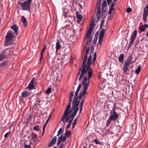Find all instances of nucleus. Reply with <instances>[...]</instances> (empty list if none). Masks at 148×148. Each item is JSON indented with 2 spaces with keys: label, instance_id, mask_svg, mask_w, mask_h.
<instances>
[{
  "label": "nucleus",
  "instance_id": "nucleus-1",
  "mask_svg": "<svg viewBox=\"0 0 148 148\" xmlns=\"http://www.w3.org/2000/svg\"><path fill=\"white\" fill-rule=\"evenodd\" d=\"M73 93L74 91H72L70 93V95L69 97V103L65 110L64 114L61 119V121L63 123H64V125L65 124V123L67 122L70 118V116L69 115V114L71 112L70 109L71 105V102L72 100V97L73 96Z\"/></svg>",
  "mask_w": 148,
  "mask_h": 148
},
{
  "label": "nucleus",
  "instance_id": "nucleus-2",
  "mask_svg": "<svg viewBox=\"0 0 148 148\" xmlns=\"http://www.w3.org/2000/svg\"><path fill=\"white\" fill-rule=\"evenodd\" d=\"M87 59L84 58L82 64L80 68L79 69V71L77 75V77L80 75L78 78V80L79 81L81 80L82 77L84 75H85V74H88V71H87V69L86 68L87 65L85 64L86 62Z\"/></svg>",
  "mask_w": 148,
  "mask_h": 148
},
{
  "label": "nucleus",
  "instance_id": "nucleus-3",
  "mask_svg": "<svg viewBox=\"0 0 148 148\" xmlns=\"http://www.w3.org/2000/svg\"><path fill=\"white\" fill-rule=\"evenodd\" d=\"M88 78L86 76H84L82 82L84 86V89L82 92H81L79 96V99H81L82 97H84L85 94L88 87V84L89 83V79L88 80Z\"/></svg>",
  "mask_w": 148,
  "mask_h": 148
},
{
  "label": "nucleus",
  "instance_id": "nucleus-4",
  "mask_svg": "<svg viewBox=\"0 0 148 148\" xmlns=\"http://www.w3.org/2000/svg\"><path fill=\"white\" fill-rule=\"evenodd\" d=\"M15 36V34L10 30L8 31L5 38V44L6 46H8L11 44V42L14 36Z\"/></svg>",
  "mask_w": 148,
  "mask_h": 148
},
{
  "label": "nucleus",
  "instance_id": "nucleus-5",
  "mask_svg": "<svg viewBox=\"0 0 148 148\" xmlns=\"http://www.w3.org/2000/svg\"><path fill=\"white\" fill-rule=\"evenodd\" d=\"M132 55H130L125 62L123 69V73L124 74H128L126 72L129 70L128 67L131 64V61L132 59Z\"/></svg>",
  "mask_w": 148,
  "mask_h": 148
},
{
  "label": "nucleus",
  "instance_id": "nucleus-6",
  "mask_svg": "<svg viewBox=\"0 0 148 148\" xmlns=\"http://www.w3.org/2000/svg\"><path fill=\"white\" fill-rule=\"evenodd\" d=\"M92 56L91 55L89 57L87 60V64L86 67V68L87 69V71H88V79H90L92 76V70L90 66V65L92 61Z\"/></svg>",
  "mask_w": 148,
  "mask_h": 148
},
{
  "label": "nucleus",
  "instance_id": "nucleus-7",
  "mask_svg": "<svg viewBox=\"0 0 148 148\" xmlns=\"http://www.w3.org/2000/svg\"><path fill=\"white\" fill-rule=\"evenodd\" d=\"M116 103H114L113 104V108L110 112V118L112 119V121L116 120L118 117L119 115L115 112Z\"/></svg>",
  "mask_w": 148,
  "mask_h": 148
},
{
  "label": "nucleus",
  "instance_id": "nucleus-8",
  "mask_svg": "<svg viewBox=\"0 0 148 148\" xmlns=\"http://www.w3.org/2000/svg\"><path fill=\"white\" fill-rule=\"evenodd\" d=\"M31 1V0H28L23 2L21 4L22 8L23 10L28 11L30 12V6Z\"/></svg>",
  "mask_w": 148,
  "mask_h": 148
},
{
  "label": "nucleus",
  "instance_id": "nucleus-9",
  "mask_svg": "<svg viewBox=\"0 0 148 148\" xmlns=\"http://www.w3.org/2000/svg\"><path fill=\"white\" fill-rule=\"evenodd\" d=\"M77 98H74V100L73 101V111L77 112L79 110V108L78 106L79 103V100H77Z\"/></svg>",
  "mask_w": 148,
  "mask_h": 148
},
{
  "label": "nucleus",
  "instance_id": "nucleus-10",
  "mask_svg": "<svg viewBox=\"0 0 148 148\" xmlns=\"http://www.w3.org/2000/svg\"><path fill=\"white\" fill-rule=\"evenodd\" d=\"M137 34V31L136 30L134 31L131 35L130 38V42L128 47V49H129L131 48L132 45L133 44L134 41L136 37Z\"/></svg>",
  "mask_w": 148,
  "mask_h": 148
},
{
  "label": "nucleus",
  "instance_id": "nucleus-11",
  "mask_svg": "<svg viewBox=\"0 0 148 148\" xmlns=\"http://www.w3.org/2000/svg\"><path fill=\"white\" fill-rule=\"evenodd\" d=\"M101 1H99L98 0L97 3V6L98 7L97 10V18L98 19L97 21L99 20L101 16Z\"/></svg>",
  "mask_w": 148,
  "mask_h": 148
},
{
  "label": "nucleus",
  "instance_id": "nucleus-12",
  "mask_svg": "<svg viewBox=\"0 0 148 148\" xmlns=\"http://www.w3.org/2000/svg\"><path fill=\"white\" fill-rule=\"evenodd\" d=\"M30 135L31 136L30 140V143L32 144L36 143L38 139V135L33 132Z\"/></svg>",
  "mask_w": 148,
  "mask_h": 148
},
{
  "label": "nucleus",
  "instance_id": "nucleus-13",
  "mask_svg": "<svg viewBox=\"0 0 148 148\" xmlns=\"http://www.w3.org/2000/svg\"><path fill=\"white\" fill-rule=\"evenodd\" d=\"M148 15V3L146 6L144 8L143 14V21L145 23L146 21L147 16Z\"/></svg>",
  "mask_w": 148,
  "mask_h": 148
},
{
  "label": "nucleus",
  "instance_id": "nucleus-14",
  "mask_svg": "<svg viewBox=\"0 0 148 148\" xmlns=\"http://www.w3.org/2000/svg\"><path fill=\"white\" fill-rule=\"evenodd\" d=\"M11 52V49L8 48L6 49L3 50L1 53L3 55L5 58H8L10 55Z\"/></svg>",
  "mask_w": 148,
  "mask_h": 148
},
{
  "label": "nucleus",
  "instance_id": "nucleus-15",
  "mask_svg": "<svg viewBox=\"0 0 148 148\" xmlns=\"http://www.w3.org/2000/svg\"><path fill=\"white\" fill-rule=\"evenodd\" d=\"M92 32H90V33L89 32H87L86 36V39H88V40L87 42V45H90L91 40L92 37L91 36Z\"/></svg>",
  "mask_w": 148,
  "mask_h": 148
},
{
  "label": "nucleus",
  "instance_id": "nucleus-16",
  "mask_svg": "<svg viewBox=\"0 0 148 148\" xmlns=\"http://www.w3.org/2000/svg\"><path fill=\"white\" fill-rule=\"evenodd\" d=\"M31 94V93L27 91L24 90L21 93V97L23 98H28L29 97Z\"/></svg>",
  "mask_w": 148,
  "mask_h": 148
},
{
  "label": "nucleus",
  "instance_id": "nucleus-17",
  "mask_svg": "<svg viewBox=\"0 0 148 148\" xmlns=\"http://www.w3.org/2000/svg\"><path fill=\"white\" fill-rule=\"evenodd\" d=\"M35 80V78L33 77L31 79L27 88L30 90L35 89V87L34 85V82Z\"/></svg>",
  "mask_w": 148,
  "mask_h": 148
},
{
  "label": "nucleus",
  "instance_id": "nucleus-18",
  "mask_svg": "<svg viewBox=\"0 0 148 148\" xmlns=\"http://www.w3.org/2000/svg\"><path fill=\"white\" fill-rule=\"evenodd\" d=\"M66 137L65 136H63V135H61L58 138V141L57 142V145H59L61 141L62 140L63 142H64L66 140Z\"/></svg>",
  "mask_w": 148,
  "mask_h": 148
},
{
  "label": "nucleus",
  "instance_id": "nucleus-19",
  "mask_svg": "<svg viewBox=\"0 0 148 148\" xmlns=\"http://www.w3.org/2000/svg\"><path fill=\"white\" fill-rule=\"evenodd\" d=\"M10 28L11 29H12L14 32L16 36H18V27L17 25L16 24H14Z\"/></svg>",
  "mask_w": 148,
  "mask_h": 148
},
{
  "label": "nucleus",
  "instance_id": "nucleus-20",
  "mask_svg": "<svg viewBox=\"0 0 148 148\" xmlns=\"http://www.w3.org/2000/svg\"><path fill=\"white\" fill-rule=\"evenodd\" d=\"M57 138L56 136H54L53 137L51 141L49 144V147L53 146L55 145L56 141Z\"/></svg>",
  "mask_w": 148,
  "mask_h": 148
},
{
  "label": "nucleus",
  "instance_id": "nucleus-21",
  "mask_svg": "<svg viewBox=\"0 0 148 148\" xmlns=\"http://www.w3.org/2000/svg\"><path fill=\"white\" fill-rule=\"evenodd\" d=\"M46 48V45H44L43 46V48L42 49V51L40 54V59L39 63H41L42 62V60L43 59V53L45 51V49Z\"/></svg>",
  "mask_w": 148,
  "mask_h": 148
},
{
  "label": "nucleus",
  "instance_id": "nucleus-22",
  "mask_svg": "<svg viewBox=\"0 0 148 148\" xmlns=\"http://www.w3.org/2000/svg\"><path fill=\"white\" fill-rule=\"evenodd\" d=\"M95 21L92 20L91 21L90 23V24L89 28V29L87 31L88 32L90 33L92 32L94 25V24Z\"/></svg>",
  "mask_w": 148,
  "mask_h": 148
},
{
  "label": "nucleus",
  "instance_id": "nucleus-23",
  "mask_svg": "<svg viewBox=\"0 0 148 148\" xmlns=\"http://www.w3.org/2000/svg\"><path fill=\"white\" fill-rule=\"evenodd\" d=\"M77 112H73L71 116L70 117V116L69 114V115L70 116V118L69 120V121H70L72 123V122L73 121V120Z\"/></svg>",
  "mask_w": 148,
  "mask_h": 148
},
{
  "label": "nucleus",
  "instance_id": "nucleus-24",
  "mask_svg": "<svg viewBox=\"0 0 148 148\" xmlns=\"http://www.w3.org/2000/svg\"><path fill=\"white\" fill-rule=\"evenodd\" d=\"M148 27V25L147 24H145L143 25L140 27H139V30L141 32H143L145 30L146 28Z\"/></svg>",
  "mask_w": 148,
  "mask_h": 148
},
{
  "label": "nucleus",
  "instance_id": "nucleus-25",
  "mask_svg": "<svg viewBox=\"0 0 148 148\" xmlns=\"http://www.w3.org/2000/svg\"><path fill=\"white\" fill-rule=\"evenodd\" d=\"M21 21L23 22L24 26L26 27L27 25V21L26 18L25 17L22 16L21 19Z\"/></svg>",
  "mask_w": 148,
  "mask_h": 148
},
{
  "label": "nucleus",
  "instance_id": "nucleus-26",
  "mask_svg": "<svg viewBox=\"0 0 148 148\" xmlns=\"http://www.w3.org/2000/svg\"><path fill=\"white\" fill-rule=\"evenodd\" d=\"M81 84H79L77 89L76 91L75 92V95L74 97V98H78V97H77V95L78 94V92L79 91V90L81 88Z\"/></svg>",
  "mask_w": 148,
  "mask_h": 148
},
{
  "label": "nucleus",
  "instance_id": "nucleus-27",
  "mask_svg": "<svg viewBox=\"0 0 148 148\" xmlns=\"http://www.w3.org/2000/svg\"><path fill=\"white\" fill-rule=\"evenodd\" d=\"M61 47V46H60V42L58 40L57 41V42L56 43V51H57L59 49H60V47Z\"/></svg>",
  "mask_w": 148,
  "mask_h": 148
},
{
  "label": "nucleus",
  "instance_id": "nucleus-28",
  "mask_svg": "<svg viewBox=\"0 0 148 148\" xmlns=\"http://www.w3.org/2000/svg\"><path fill=\"white\" fill-rule=\"evenodd\" d=\"M71 134V131L69 130H66L64 136L66 137H69L70 136Z\"/></svg>",
  "mask_w": 148,
  "mask_h": 148
},
{
  "label": "nucleus",
  "instance_id": "nucleus-29",
  "mask_svg": "<svg viewBox=\"0 0 148 148\" xmlns=\"http://www.w3.org/2000/svg\"><path fill=\"white\" fill-rule=\"evenodd\" d=\"M124 55L123 54H121L119 58V60L120 62H121L123 60Z\"/></svg>",
  "mask_w": 148,
  "mask_h": 148
},
{
  "label": "nucleus",
  "instance_id": "nucleus-30",
  "mask_svg": "<svg viewBox=\"0 0 148 148\" xmlns=\"http://www.w3.org/2000/svg\"><path fill=\"white\" fill-rule=\"evenodd\" d=\"M107 3L106 0H105L103 1L102 5V12H103V11L104 8V7H106L107 6Z\"/></svg>",
  "mask_w": 148,
  "mask_h": 148
},
{
  "label": "nucleus",
  "instance_id": "nucleus-31",
  "mask_svg": "<svg viewBox=\"0 0 148 148\" xmlns=\"http://www.w3.org/2000/svg\"><path fill=\"white\" fill-rule=\"evenodd\" d=\"M51 115H50L49 116V117H48V119H47V121H46L45 124H44V126L43 127V132H44V131H45V128L46 127V126L48 122V121H49L50 119V118L51 117Z\"/></svg>",
  "mask_w": 148,
  "mask_h": 148
},
{
  "label": "nucleus",
  "instance_id": "nucleus-32",
  "mask_svg": "<svg viewBox=\"0 0 148 148\" xmlns=\"http://www.w3.org/2000/svg\"><path fill=\"white\" fill-rule=\"evenodd\" d=\"M141 70V65H140L138 66V68L136 69L135 73L136 74H138L139 73Z\"/></svg>",
  "mask_w": 148,
  "mask_h": 148
},
{
  "label": "nucleus",
  "instance_id": "nucleus-33",
  "mask_svg": "<svg viewBox=\"0 0 148 148\" xmlns=\"http://www.w3.org/2000/svg\"><path fill=\"white\" fill-rule=\"evenodd\" d=\"M103 37H101L100 36H99L98 43L99 45H101V44L103 41Z\"/></svg>",
  "mask_w": 148,
  "mask_h": 148
},
{
  "label": "nucleus",
  "instance_id": "nucleus-34",
  "mask_svg": "<svg viewBox=\"0 0 148 148\" xmlns=\"http://www.w3.org/2000/svg\"><path fill=\"white\" fill-rule=\"evenodd\" d=\"M77 17L78 19H79L80 21H81L82 19V15L79 13H77Z\"/></svg>",
  "mask_w": 148,
  "mask_h": 148
},
{
  "label": "nucleus",
  "instance_id": "nucleus-35",
  "mask_svg": "<svg viewBox=\"0 0 148 148\" xmlns=\"http://www.w3.org/2000/svg\"><path fill=\"white\" fill-rule=\"evenodd\" d=\"M105 32V29H103L100 32V36L103 37Z\"/></svg>",
  "mask_w": 148,
  "mask_h": 148
},
{
  "label": "nucleus",
  "instance_id": "nucleus-36",
  "mask_svg": "<svg viewBox=\"0 0 148 148\" xmlns=\"http://www.w3.org/2000/svg\"><path fill=\"white\" fill-rule=\"evenodd\" d=\"M7 62H4L2 63H0V68L1 69L2 67L5 66L7 64Z\"/></svg>",
  "mask_w": 148,
  "mask_h": 148
},
{
  "label": "nucleus",
  "instance_id": "nucleus-37",
  "mask_svg": "<svg viewBox=\"0 0 148 148\" xmlns=\"http://www.w3.org/2000/svg\"><path fill=\"white\" fill-rule=\"evenodd\" d=\"M111 118H110V117L108 120L107 121V123L106 124V126H108L110 124L111 121L112 120V119H111Z\"/></svg>",
  "mask_w": 148,
  "mask_h": 148
},
{
  "label": "nucleus",
  "instance_id": "nucleus-38",
  "mask_svg": "<svg viewBox=\"0 0 148 148\" xmlns=\"http://www.w3.org/2000/svg\"><path fill=\"white\" fill-rule=\"evenodd\" d=\"M78 117H77L74 120V121L72 124V128H73L75 127L76 125V122L77 121Z\"/></svg>",
  "mask_w": 148,
  "mask_h": 148
},
{
  "label": "nucleus",
  "instance_id": "nucleus-39",
  "mask_svg": "<svg viewBox=\"0 0 148 148\" xmlns=\"http://www.w3.org/2000/svg\"><path fill=\"white\" fill-rule=\"evenodd\" d=\"M104 21L105 20L104 19H103L101 21L99 27L100 29H101L102 28L104 24Z\"/></svg>",
  "mask_w": 148,
  "mask_h": 148
},
{
  "label": "nucleus",
  "instance_id": "nucleus-40",
  "mask_svg": "<svg viewBox=\"0 0 148 148\" xmlns=\"http://www.w3.org/2000/svg\"><path fill=\"white\" fill-rule=\"evenodd\" d=\"M33 129L35 130L38 131L39 130V126L38 125H36L33 127Z\"/></svg>",
  "mask_w": 148,
  "mask_h": 148
},
{
  "label": "nucleus",
  "instance_id": "nucleus-41",
  "mask_svg": "<svg viewBox=\"0 0 148 148\" xmlns=\"http://www.w3.org/2000/svg\"><path fill=\"white\" fill-rule=\"evenodd\" d=\"M5 58H6L3 54L1 53H0V61L2 60Z\"/></svg>",
  "mask_w": 148,
  "mask_h": 148
},
{
  "label": "nucleus",
  "instance_id": "nucleus-42",
  "mask_svg": "<svg viewBox=\"0 0 148 148\" xmlns=\"http://www.w3.org/2000/svg\"><path fill=\"white\" fill-rule=\"evenodd\" d=\"M68 121V123L67 124V125L66 127V129L67 130L69 129L70 127V126L72 123L70 121H69V120Z\"/></svg>",
  "mask_w": 148,
  "mask_h": 148
},
{
  "label": "nucleus",
  "instance_id": "nucleus-43",
  "mask_svg": "<svg viewBox=\"0 0 148 148\" xmlns=\"http://www.w3.org/2000/svg\"><path fill=\"white\" fill-rule=\"evenodd\" d=\"M32 118V116L31 115H30L27 118V122L26 123H28L30 119Z\"/></svg>",
  "mask_w": 148,
  "mask_h": 148
},
{
  "label": "nucleus",
  "instance_id": "nucleus-44",
  "mask_svg": "<svg viewBox=\"0 0 148 148\" xmlns=\"http://www.w3.org/2000/svg\"><path fill=\"white\" fill-rule=\"evenodd\" d=\"M10 133H11L10 131V132H7L4 135V137L5 138H7V137L8 136L10 135Z\"/></svg>",
  "mask_w": 148,
  "mask_h": 148
},
{
  "label": "nucleus",
  "instance_id": "nucleus-45",
  "mask_svg": "<svg viewBox=\"0 0 148 148\" xmlns=\"http://www.w3.org/2000/svg\"><path fill=\"white\" fill-rule=\"evenodd\" d=\"M62 128H61L59 131L58 132V133L57 134V136H59L61 133L62 132Z\"/></svg>",
  "mask_w": 148,
  "mask_h": 148
},
{
  "label": "nucleus",
  "instance_id": "nucleus-46",
  "mask_svg": "<svg viewBox=\"0 0 148 148\" xmlns=\"http://www.w3.org/2000/svg\"><path fill=\"white\" fill-rule=\"evenodd\" d=\"M132 11V10L131 8H130V7L128 8L126 10V12L128 13H129L131 12Z\"/></svg>",
  "mask_w": 148,
  "mask_h": 148
},
{
  "label": "nucleus",
  "instance_id": "nucleus-47",
  "mask_svg": "<svg viewBox=\"0 0 148 148\" xmlns=\"http://www.w3.org/2000/svg\"><path fill=\"white\" fill-rule=\"evenodd\" d=\"M114 2H113L112 3L109 9H111L112 10H113V7L114 5Z\"/></svg>",
  "mask_w": 148,
  "mask_h": 148
},
{
  "label": "nucleus",
  "instance_id": "nucleus-48",
  "mask_svg": "<svg viewBox=\"0 0 148 148\" xmlns=\"http://www.w3.org/2000/svg\"><path fill=\"white\" fill-rule=\"evenodd\" d=\"M51 91V88H48L46 91V93L47 94L49 93Z\"/></svg>",
  "mask_w": 148,
  "mask_h": 148
},
{
  "label": "nucleus",
  "instance_id": "nucleus-49",
  "mask_svg": "<svg viewBox=\"0 0 148 148\" xmlns=\"http://www.w3.org/2000/svg\"><path fill=\"white\" fill-rule=\"evenodd\" d=\"M94 141L95 143L96 144H101V143L100 142H99L98 141V140L97 139H95L94 140Z\"/></svg>",
  "mask_w": 148,
  "mask_h": 148
},
{
  "label": "nucleus",
  "instance_id": "nucleus-50",
  "mask_svg": "<svg viewBox=\"0 0 148 148\" xmlns=\"http://www.w3.org/2000/svg\"><path fill=\"white\" fill-rule=\"evenodd\" d=\"M31 146L29 145H25L24 148H31Z\"/></svg>",
  "mask_w": 148,
  "mask_h": 148
},
{
  "label": "nucleus",
  "instance_id": "nucleus-51",
  "mask_svg": "<svg viewBox=\"0 0 148 148\" xmlns=\"http://www.w3.org/2000/svg\"><path fill=\"white\" fill-rule=\"evenodd\" d=\"M90 49V47H88L86 49V53L88 54L89 52Z\"/></svg>",
  "mask_w": 148,
  "mask_h": 148
},
{
  "label": "nucleus",
  "instance_id": "nucleus-52",
  "mask_svg": "<svg viewBox=\"0 0 148 148\" xmlns=\"http://www.w3.org/2000/svg\"><path fill=\"white\" fill-rule=\"evenodd\" d=\"M107 1L108 5H110L112 2V0H107Z\"/></svg>",
  "mask_w": 148,
  "mask_h": 148
},
{
  "label": "nucleus",
  "instance_id": "nucleus-53",
  "mask_svg": "<svg viewBox=\"0 0 148 148\" xmlns=\"http://www.w3.org/2000/svg\"><path fill=\"white\" fill-rule=\"evenodd\" d=\"M97 37L96 38H94L93 40V43L94 44H95L97 42Z\"/></svg>",
  "mask_w": 148,
  "mask_h": 148
},
{
  "label": "nucleus",
  "instance_id": "nucleus-54",
  "mask_svg": "<svg viewBox=\"0 0 148 148\" xmlns=\"http://www.w3.org/2000/svg\"><path fill=\"white\" fill-rule=\"evenodd\" d=\"M125 82L126 83V85H128L129 84V80L125 79Z\"/></svg>",
  "mask_w": 148,
  "mask_h": 148
},
{
  "label": "nucleus",
  "instance_id": "nucleus-55",
  "mask_svg": "<svg viewBox=\"0 0 148 148\" xmlns=\"http://www.w3.org/2000/svg\"><path fill=\"white\" fill-rule=\"evenodd\" d=\"M110 131L109 129H108L106 130V132H105V134H109V132Z\"/></svg>",
  "mask_w": 148,
  "mask_h": 148
},
{
  "label": "nucleus",
  "instance_id": "nucleus-56",
  "mask_svg": "<svg viewBox=\"0 0 148 148\" xmlns=\"http://www.w3.org/2000/svg\"><path fill=\"white\" fill-rule=\"evenodd\" d=\"M113 16H111L110 15L109 16V17H108V19L109 20H110L112 19L113 18Z\"/></svg>",
  "mask_w": 148,
  "mask_h": 148
},
{
  "label": "nucleus",
  "instance_id": "nucleus-57",
  "mask_svg": "<svg viewBox=\"0 0 148 148\" xmlns=\"http://www.w3.org/2000/svg\"><path fill=\"white\" fill-rule=\"evenodd\" d=\"M64 145L63 144H61L60 145V147L58 148H63Z\"/></svg>",
  "mask_w": 148,
  "mask_h": 148
},
{
  "label": "nucleus",
  "instance_id": "nucleus-58",
  "mask_svg": "<svg viewBox=\"0 0 148 148\" xmlns=\"http://www.w3.org/2000/svg\"><path fill=\"white\" fill-rule=\"evenodd\" d=\"M112 10L109 9V11L108 12V14H110L112 13Z\"/></svg>",
  "mask_w": 148,
  "mask_h": 148
},
{
  "label": "nucleus",
  "instance_id": "nucleus-59",
  "mask_svg": "<svg viewBox=\"0 0 148 148\" xmlns=\"http://www.w3.org/2000/svg\"><path fill=\"white\" fill-rule=\"evenodd\" d=\"M84 58L87 59V54L86 53L84 55Z\"/></svg>",
  "mask_w": 148,
  "mask_h": 148
},
{
  "label": "nucleus",
  "instance_id": "nucleus-60",
  "mask_svg": "<svg viewBox=\"0 0 148 148\" xmlns=\"http://www.w3.org/2000/svg\"><path fill=\"white\" fill-rule=\"evenodd\" d=\"M91 52H93V51H94V48L93 47H91Z\"/></svg>",
  "mask_w": 148,
  "mask_h": 148
},
{
  "label": "nucleus",
  "instance_id": "nucleus-61",
  "mask_svg": "<svg viewBox=\"0 0 148 148\" xmlns=\"http://www.w3.org/2000/svg\"><path fill=\"white\" fill-rule=\"evenodd\" d=\"M97 55H96V53L95 52L94 54V57L96 58Z\"/></svg>",
  "mask_w": 148,
  "mask_h": 148
},
{
  "label": "nucleus",
  "instance_id": "nucleus-62",
  "mask_svg": "<svg viewBox=\"0 0 148 148\" xmlns=\"http://www.w3.org/2000/svg\"><path fill=\"white\" fill-rule=\"evenodd\" d=\"M83 104V103H80V107L82 108Z\"/></svg>",
  "mask_w": 148,
  "mask_h": 148
},
{
  "label": "nucleus",
  "instance_id": "nucleus-63",
  "mask_svg": "<svg viewBox=\"0 0 148 148\" xmlns=\"http://www.w3.org/2000/svg\"><path fill=\"white\" fill-rule=\"evenodd\" d=\"M96 58L94 57L93 58V62H94L96 60Z\"/></svg>",
  "mask_w": 148,
  "mask_h": 148
},
{
  "label": "nucleus",
  "instance_id": "nucleus-64",
  "mask_svg": "<svg viewBox=\"0 0 148 148\" xmlns=\"http://www.w3.org/2000/svg\"><path fill=\"white\" fill-rule=\"evenodd\" d=\"M13 125V124H12L10 126V127H9L10 129H11V127Z\"/></svg>",
  "mask_w": 148,
  "mask_h": 148
}]
</instances>
